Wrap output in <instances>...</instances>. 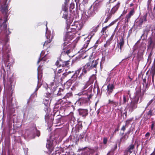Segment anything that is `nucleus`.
<instances>
[{
  "mask_svg": "<svg viewBox=\"0 0 155 155\" xmlns=\"http://www.w3.org/2000/svg\"><path fill=\"white\" fill-rule=\"evenodd\" d=\"M83 26L82 22L79 23L78 21L74 22L70 27L67 29V32L63 39L64 41L62 45L63 46L62 54H68L75 47L74 43H72L67 45L69 42L74 37L75 31L81 29Z\"/></svg>",
  "mask_w": 155,
  "mask_h": 155,
  "instance_id": "nucleus-1",
  "label": "nucleus"
},
{
  "mask_svg": "<svg viewBox=\"0 0 155 155\" xmlns=\"http://www.w3.org/2000/svg\"><path fill=\"white\" fill-rule=\"evenodd\" d=\"M98 9V5L97 4L91 6L88 10L87 13L89 16L94 15L96 12H97Z\"/></svg>",
  "mask_w": 155,
  "mask_h": 155,
  "instance_id": "nucleus-4",
  "label": "nucleus"
},
{
  "mask_svg": "<svg viewBox=\"0 0 155 155\" xmlns=\"http://www.w3.org/2000/svg\"><path fill=\"white\" fill-rule=\"evenodd\" d=\"M155 38H154L153 39L150 38V44L148 46L149 48L153 49L154 47V45H155V41H154V39Z\"/></svg>",
  "mask_w": 155,
  "mask_h": 155,
  "instance_id": "nucleus-15",
  "label": "nucleus"
},
{
  "mask_svg": "<svg viewBox=\"0 0 155 155\" xmlns=\"http://www.w3.org/2000/svg\"><path fill=\"white\" fill-rule=\"evenodd\" d=\"M46 85L47 87H48V86L47 84H46Z\"/></svg>",
  "mask_w": 155,
  "mask_h": 155,
  "instance_id": "nucleus-51",
  "label": "nucleus"
},
{
  "mask_svg": "<svg viewBox=\"0 0 155 155\" xmlns=\"http://www.w3.org/2000/svg\"><path fill=\"white\" fill-rule=\"evenodd\" d=\"M46 38L48 39H49L48 40H47V41H46L44 44L43 45V46H46V47H48V44H49L51 41V40H50V33H49V31L48 30V28L47 27V25H46Z\"/></svg>",
  "mask_w": 155,
  "mask_h": 155,
  "instance_id": "nucleus-7",
  "label": "nucleus"
},
{
  "mask_svg": "<svg viewBox=\"0 0 155 155\" xmlns=\"http://www.w3.org/2000/svg\"><path fill=\"white\" fill-rule=\"evenodd\" d=\"M58 121L57 122V123H58L59 122H60L61 121V118H59L58 119Z\"/></svg>",
  "mask_w": 155,
  "mask_h": 155,
  "instance_id": "nucleus-40",
  "label": "nucleus"
},
{
  "mask_svg": "<svg viewBox=\"0 0 155 155\" xmlns=\"http://www.w3.org/2000/svg\"><path fill=\"white\" fill-rule=\"evenodd\" d=\"M3 27L5 29H6L7 28V25L5 24L3 25Z\"/></svg>",
  "mask_w": 155,
  "mask_h": 155,
  "instance_id": "nucleus-42",
  "label": "nucleus"
},
{
  "mask_svg": "<svg viewBox=\"0 0 155 155\" xmlns=\"http://www.w3.org/2000/svg\"><path fill=\"white\" fill-rule=\"evenodd\" d=\"M148 115H150V116L152 115V111L151 110H150L149 111L148 113Z\"/></svg>",
  "mask_w": 155,
  "mask_h": 155,
  "instance_id": "nucleus-32",
  "label": "nucleus"
},
{
  "mask_svg": "<svg viewBox=\"0 0 155 155\" xmlns=\"http://www.w3.org/2000/svg\"><path fill=\"white\" fill-rule=\"evenodd\" d=\"M155 9V7L154 8V9Z\"/></svg>",
  "mask_w": 155,
  "mask_h": 155,
  "instance_id": "nucleus-53",
  "label": "nucleus"
},
{
  "mask_svg": "<svg viewBox=\"0 0 155 155\" xmlns=\"http://www.w3.org/2000/svg\"><path fill=\"white\" fill-rule=\"evenodd\" d=\"M89 64H86L84 66V68L82 69V72L80 76L79 77V78H81L84 75L87 71H89L90 70V69L89 68Z\"/></svg>",
  "mask_w": 155,
  "mask_h": 155,
  "instance_id": "nucleus-8",
  "label": "nucleus"
},
{
  "mask_svg": "<svg viewBox=\"0 0 155 155\" xmlns=\"http://www.w3.org/2000/svg\"><path fill=\"white\" fill-rule=\"evenodd\" d=\"M125 126L124 125L123 126L121 130L124 131L125 130Z\"/></svg>",
  "mask_w": 155,
  "mask_h": 155,
  "instance_id": "nucleus-35",
  "label": "nucleus"
},
{
  "mask_svg": "<svg viewBox=\"0 0 155 155\" xmlns=\"http://www.w3.org/2000/svg\"><path fill=\"white\" fill-rule=\"evenodd\" d=\"M120 5V3L118 2L117 4L112 8L110 11V13L112 14H114L116 12L119 8Z\"/></svg>",
  "mask_w": 155,
  "mask_h": 155,
  "instance_id": "nucleus-13",
  "label": "nucleus"
},
{
  "mask_svg": "<svg viewBox=\"0 0 155 155\" xmlns=\"http://www.w3.org/2000/svg\"><path fill=\"white\" fill-rule=\"evenodd\" d=\"M114 88V86L113 84H109L107 86V93L108 94H110L112 92Z\"/></svg>",
  "mask_w": 155,
  "mask_h": 155,
  "instance_id": "nucleus-16",
  "label": "nucleus"
},
{
  "mask_svg": "<svg viewBox=\"0 0 155 155\" xmlns=\"http://www.w3.org/2000/svg\"><path fill=\"white\" fill-rule=\"evenodd\" d=\"M88 84H87V83L86 84H85V85L84 86L82 89L83 90L85 89H86L87 88V87H88Z\"/></svg>",
  "mask_w": 155,
  "mask_h": 155,
  "instance_id": "nucleus-30",
  "label": "nucleus"
},
{
  "mask_svg": "<svg viewBox=\"0 0 155 155\" xmlns=\"http://www.w3.org/2000/svg\"><path fill=\"white\" fill-rule=\"evenodd\" d=\"M154 125V123L153 122H152V124L151 126V129L152 130L153 129V127Z\"/></svg>",
  "mask_w": 155,
  "mask_h": 155,
  "instance_id": "nucleus-34",
  "label": "nucleus"
},
{
  "mask_svg": "<svg viewBox=\"0 0 155 155\" xmlns=\"http://www.w3.org/2000/svg\"><path fill=\"white\" fill-rule=\"evenodd\" d=\"M41 86V85H39V82L38 81V84H37V87L35 89V92L37 91H38V88L40 87Z\"/></svg>",
  "mask_w": 155,
  "mask_h": 155,
  "instance_id": "nucleus-28",
  "label": "nucleus"
},
{
  "mask_svg": "<svg viewBox=\"0 0 155 155\" xmlns=\"http://www.w3.org/2000/svg\"><path fill=\"white\" fill-rule=\"evenodd\" d=\"M46 147L48 149L49 152H51L53 150L54 148L52 145V142L47 140Z\"/></svg>",
  "mask_w": 155,
  "mask_h": 155,
  "instance_id": "nucleus-12",
  "label": "nucleus"
},
{
  "mask_svg": "<svg viewBox=\"0 0 155 155\" xmlns=\"http://www.w3.org/2000/svg\"><path fill=\"white\" fill-rule=\"evenodd\" d=\"M62 71V69H60L58 70V73H60Z\"/></svg>",
  "mask_w": 155,
  "mask_h": 155,
  "instance_id": "nucleus-38",
  "label": "nucleus"
},
{
  "mask_svg": "<svg viewBox=\"0 0 155 155\" xmlns=\"http://www.w3.org/2000/svg\"><path fill=\"white\" fill-rule=\"evenodd\" d=\"M98 64L97 60H94L91 62H88L87 64H89V68L91 69L93 68H96L97 64Z\"/></svg>",
  "mask_w": 155,
  "mask_h": 155,
  "instance_id": "nucleus-11",
  "label": "nucleus"
},
{
  "mask_svg": "<svg viewBox=\"0 0 155 155\" xmlns=\"http://www.w3.org/2000/svg\"><path fill=\"white\" fill-rule=\"evenodd\" d=\"M70 62V61H64V62H62L61 60L59 61H57L55 63V65L58 66H61L62 67L68 66Z\"/></svg>",
  "mask_w": 155,
  "mask_h": 155,
  "instance_id": "nucleus-9",
  "label": "nucleus"
},
{
  "mask_svg": "<svg viewBox=\"0 0 155 155\" xmlns=\"http://www.w3.org/2000/svg\"><path fill=\"white\" fill-rule=\"evenodd\" d=\"M107 141V139L106 138H104L103 140L104 143L105 144H106Z\"/></svg>",
  "mask_w": 155,
  "mask_h": 155,
  "instance_id": "nucleus-31",
  "label": "nucleus"
},
{
  "mask_svg": "<svg viewBox=\"0 0 155 155\" xmlns=\"http://www.w3.org/2000/svg\"><path fill=\"white\" fill-rule=\"evenodd\" d=\"M65 11H66V9H65V10H64Z\"/></svg>",
  "mask_w": 155,
  "mask_h": 155,
  "instance_id": "nucleus-52",
  "label": "nucleus"
},
{
  "mask_svg": "<svg viewBox=\"0 0 155 155\" xmlns=\"http://www.w3.org/2000/svg\"><path fill=\"white\" fill-rule=\"evenodd\" d=\"M116 0H113V1H112V0H110V2L111 3H112V2H114Z\"/></svg>",
  "mask_w": 155,
  "mask_h": 155,
  "instance_id": "nucleus-44",
  "label": "nucleus"
},
{
  "mask_svg": "<svg viewBox=\"0 0 155 155\" xmlns=\"http://www.w3.org/2000/svg\"><path fill=\"white\" fill-rule=\"evenodd\" d=\"M44 54V52L42 51L40 54L41 56Z\"/></svg>",
  "mask_w": 155,
  "mask_h": 155,
  "instance_id": "nucleus-43",
  "label": "nucleus"
},
{
  "mask_svg": "<svg viewBox=\"0 0 155 155\" xmlns=\"http://www.w3.org/2000/svg\"><path fill=\"white\" fill-rule=\"evenodd\" d=\"M108 28V26H106V27H104L101 31L102 32H103L104 33V32Z\"/></svg>",
  "mask_w": 155,
  "mask_h": 155,
  "instance_id": "nucleus-27",
  "label": "nucleus"
},
{
  "mask_svg": "<svg viewBox=\"0 0 155 155\" xmlns=\"http://www.w3.org/2000/svg\"><path fill=\"white\" fill-rule=\"evenodd\" d=\"M35 132H36V134L37 136L39 137L40 134V132L39 131L37 130L36 129H35Z\"/></svg>",
  "mask_w": 155,
  "mask_h": 155,
  "instance_id": "nucleus-29",
  "label": "nucleus"
},
{
  "mask_svg": "<svg viewBox=\"0 0 155 155\" xmlns=\"http://www.w3.org/2000/svg\"><path fill=\"white\" fill-rule=\"evenodd\" d=\"M149 136L150 133L149 132H147L145 135V136L146 137H149Z\"/></svg>",
  "mask_w": 155,
  "mask_h": 155,
  "instance_id": "nucleus-37",
  "label": "nucleus"
},
{
  "mask_svg": "<svg viewBox=\"0 0 155 155\" xmlns=\"http://www.w3.org/2000/svg\"><path fill=\"white\" fill-rule=\"evenodd\" d=\"M79 114L83 117H85L88 114V110L87 109H79Z\"/></svg>",
  "mask_w": 155,
  "mask_h": 155,
  "instance_id": "nucleus-14",
  "label": "nucleus"
},
{
  "mask_svg": "<svg viewBox=\"0 0 155 155\" xmlns=\"http://www.w3.org/2000/svg\"><path fill=\"white\" fill-rule=\"evenodd\" d=\"M111 25V24H110L108 26V27L109 26H110Z\"/></svg>",
  "mask_w": 155,
  "mask_h": 155,
  "instance_id": "nucleus-47",
  "label": "nucleus"
},
{
  "mask_svg": "<svg viewBox=\"0 0 155 155\" xmlns=\"http://www.w3.org/2000/svg\"><path fill=\"white\" fill-rule=\"evenodd\" d=\"M110 18L109 17H107V18L106 19V20L105 21V22H107V21H108V20Z\"/></svg>",
  "mask_w": 155,
  "mask_h": 155,
  "instance_id": "nucleus-39",
  "label": "nucleus"
},
{
  "mask_svg": "<svg viewBox=\"0 0 155 155\" xmlns=\"http://www.w3.org/2000/svg\"><path fill=\"white\" fill-rule=\"evenodd\" d=\"M69 1V0H65L64 4L65 5H67L68 2Z\"/></svg>",
  "mask_w": 155,
  "mask_h": 155,
  "instance_id": "nucleus-36",
  "label": "nucleus"
},
{
  "mask_svg": "<svg viewBox=\"0 0 155 155\" xmlns=\"http://www.w3.org/2000/svg\"><path fill=\"white\" fill-rule=\"evenodd\" d=\"M44 58H45L44 57L43 58H42L41 59H39L37 61V64H38L41 61H42L43 60L44 61Z\"/></svg>",
  "mask_w": 155,
  "mask_h": 155,
  "instance_id": "nucleus-33",
  "label": "nucleus"
},
{
  "mask_svg": "<svg viewBox=\"0 0 155 155\" xmlns=\"http://www.w3.org/2000/svg\"><path fill=\"white\" fill-rule=\"evenodd\" d=\"M68 73H71V72H70V71H69V72H68Z\"/></svg>",
  "mask_w": 155,
  "mask_h": 155,
  "instance_id": "nucleus-50",
  "label": "nucleus"
},
{
  "mask_svg": "<svg viewBox=\"0 0 155 155\" xmlns=\"http://www.w3.org/2000/svg\"><path fill=\"white\" fill-rule=\"evenodd\" d=\"M140 91H137L134 99H133L130 103L127 105V109L129 112H131L137 107V103L139 100Z\"/></svg>",
  "mask_w": 155,
  "mask_h": 155,
  "instance_id": "nucleus-2",
  "label": "nucleus"
},
{
  "mask_svg": "<svg viewBox=\"0 0 155 155\" xmlns=\"http://www.w3.org/2000/svg\"><path fill=\"white\" fill-rule=\"evenodd\" d=\"M35 137V136H34L33 137H31V138H34Z\"/></svg>",
  "mask_w": 155,
  "mask_h": 155,
  "instance_id": "nucleus-49",
  "label": "nucleus"
},
{
  "mask_svg": "<svg viewBox=\"0 0 155 155\" xmlns=\"http://www.w3.org/2000/svg\"><path fill=\"white\" fill-rule=\"evenodd\" d=\"M67 15H64L63 16V17L65 19L67 18Z\"/></svg>",
  "mask_w": 155,
  "mask_h": 155,
  "instance_id": "nucleus-41",
  "label": "nucleus"
},
{
  "mask_svg": "<svg viewBox=\"0 0 155 155\" xmlns=\"http://www.w3.org/2000/svg\"><path fill=\"white\" fill-rule=\"evenodd\" d=\"M81 69L80 68V69H78L77 70L75 71V72L74 73V74H76L77 77L78 76V75L79 74V73L81 71Z\"/></svg>",
  "mask_w": 155,
  "mask_h": 155,
  "instance_id": "nucleus-26",
  "label": "nucleus"
},
{
  "mask_svg": "<svg viewBox=\"0 0 155 155\" xmlns=\"http://www.w3.org/2000/svg\"><path fill=\"white\" fill-rule=\"evenodd\" d=\"M72 94L71 93H67L66 95L63 98V99L64 100L65 98H68L69 97L71 96H72Z\"/></svg>",
  "mask_w": 155,
  "mask_h": 155,
  "instance_id": "nucleus-22",
  "label": "nucleus"
},
{
  "mask_svg": "<svg viewBox=\"0 0 155 155\" xmlns=\"http://www.w3.org/2000/svg\"><path fill=\"white\" fill-rule=\"evenodd\" d=\"M3 2L1 5V7L2 8V10L3 13L4 12L6 14L5 16V18L3 20V23H4L5 22L7 21V16L6 13L8 12V8L7 5L6 4L7 0H2Z\"/></svg>",
  "mask_w": 155,
  "mask_h": 155,
  "instance_id": "nucleus-3",
  "label": "nucleus"
},
{
  "mask_svg": "<svg viewBox=\"0 0 155 155\" xmlns=\"http://www.w3.org/2000/svg\"><path fill=\"white\" fill-rule=\"evenodd\" d=\"M153 101V99H152L149 102H148V103L147 104V105L146 107L145 108V110L147 108V107L152 103Z\"/></svg>",
  "mask_w": 155,
  "mask_h": 155,
  "instance_id": "nucleus-24",
  "label": "nucleus"
},
{
  "mask_svg": "<svg viewBox=\"0 0 155 155\" xmlns=\"http://www.w3.org/2000/svg\"><path fill=\"white\" fill-rule=\"evenodd\" d=\"M67 103V101L62 100L61 99H59L58 102L56 103V105L60 104L61 105H63Z\"/></svg>",
  "mask_w": 155,
  "mask_h": 155,
  "instance_id": "nucleus-20",
  "label": "nucleus"
},
{
  "mask_svg": "<svg viewBox=\"0 0 155 155\" xmlns=\"http://www.w3.org/2000/svg\"><path fill=\"white\" fill-rule=\"evenodd\" d=\"M144 21H147L146 16H144L143 18H137L135 24L137 27H141Z\"/></svg>",
  "mask_w": 155,
  "mask_h": 155,
  "instance_id": "nucleus-5",
  "label": "nucleus"
},
{
  "mask_svg": "<svg viewBox=\"0 0 155 155\" xmlns=\"http://www.w3.org/2000/svg\"><path fill=\"white\" fill-rule=\"evenodd\" d=\"M130 6H133V4H131L130 5Z\"/></svg>",
  "mask_w": 155,
  "mask_h": 155,
  "instance_id": "nucleus-46",
  "label": "nucleus"
},
{
  "mask_svg": "<svg viewBox=\"0 0 155 155\" xmlns=\"http://www.w3.org/2000/svg\"><path fill=\"white\" fill-rule=\"evenodd\" d=\"M128 100V98H127L124 95L123 96V104H125L126 102L127 101V100Z\"/></svg>",
  "mask_w": 155,
  "mask_h": 155,
  "instance_id": "nucleus-23",
  "label": "nucleus"
},
{
  "mask_svg": "<svg viewBox=\"0 0 155 155\" xmlns=\"http://www.w3.org/2000/svg\"><path fill=\"white\" fill-rule=\"evenodd\" d=\"M46 98H45L43 101L44 104L46 106H48L50 103L49 100H51V94L50 93H46L45 95Z\"/></svg>",
  "mask_w": 155,
  "mask_h": 155,
  "instance_id": "nucleus-6",
  "label": "nucleus"
},
{
  "mask_svg": "<svg viewBox=\"0 0 155 155\" xmlns=\"http://www.w3.org/2000/svg\"><path fill=\"white\" fill-rule=\"evenodd\" d=\"M89 41L88 40L87 41V43L84 44V46H83V48H86L88 46V45L89 43Z\"/></svg>",
  "mask_w": 155,
  "mask_h": 155,
  "instance_id": "nucleus-25",
  "label": "nucleus"
},
{
  "mask_svg": "<svg viewBox=\"0 0 155 155\" xmlns=\"http://www.w3.org/2000/svg\"><path fill=\"white\" fill-rule=\"evenodd\" d=\"M123 13H124V14H125L126 13V12H125V11H124L123 12Z\"/></svg>",
  "mask_w": 155,
  "mask_h": 155,
  "instance_id": "nucleus-48",
  "label": "nucleus"
},
{
  "mask_svg": "<svg viewBox=\"0 0 155 155\" xmlns=\"http://www.w3.org/2000/svg\"><path fill=\"white\" fill-rule=\"evenodd\" d=\"M109 104H111L114 107H115L118 105V102H115L113 101H111L110 100H109Z\"/></svg>",
  "mask_w": 155,
  "mask_h": 155,
  "instance_id": "nucleus-19",
  "label": "nucleus"
},
{
  "mask_svg": "<svg viewBox=\"0 0 155 155\" xmlns=\"http://www.w3.org/2000/svg\"><path fill=\"white\" fill-rule=\"evenodd\" d=\"M110 152H109L107 154V155H110Z\"/></svg>",
  "mask_w": 155,
  "mask_h": 155,
  "instance_id": "nucleus-45",
  "label": "nucleus"
},
{
  "mask_svg": "<svg viewBox=\"0 0 155 155\" xmlns=\"http://www.w3.org/2000/svg\"><path fill=\"white\" fill-rule=\"evenodd\" d=\"M134 13V11L133 9L131 10L130 11L129 13L127 14L126 17V18L127 19V20H128L133 15Z\"/></svg>",
  "mask_w": 155,
  "mask_h": 155,
  "instance_id": "nucleus-18",
  "label": "nucleus"
},
{
  "mask_svg": "<svg viewBox=\"0 0 155 155\" xmlns=\"http://www.w3.org/2000/svg\"><path fill=\"white\" fill-rule=\"evenodd\" d=\"M150 31V28H147L146 29L144 30V33L142 35L141 37L145 35L147 36L148 33Z\"/></svg>",
  "mask_w": 155,
  "mask_h": 155,
  "instance_id": "nucleus-21",
  "label": "nucleus"
},
{
  "mask_svg": "<svg viewBox=\"0 0 155 155\" xmlns=\"http://www.w3.org/2000/svg\"><path fill=\"white\" fill-rule=\"evenodd\" d=\"M134 148L135 145L134 144L130 145L124 151V153H132L134 150Z\"/></svg>",
  "mask_w": 155,
  "mask_h": 155,
  "instance_id": "nucleus-10",
  "label": "nucleus"
},
{
  "mask_svg": "<svg viewBox=\"0 0 155 155\" xmlns=\"http://www.w3.org/2000/svg\"><path fill=\"white\" fill-rule=\"evenodd\" d=\"M124 45V41L123 38H121L120 39V42L117 45L120 46V52L121 51V49Z\"/></svg>",
  "mask_w": 155,
  "mask_h": 155,
  "instance_id": "nucleus-17",
  "label": "nucleus"
}]
</instances>
